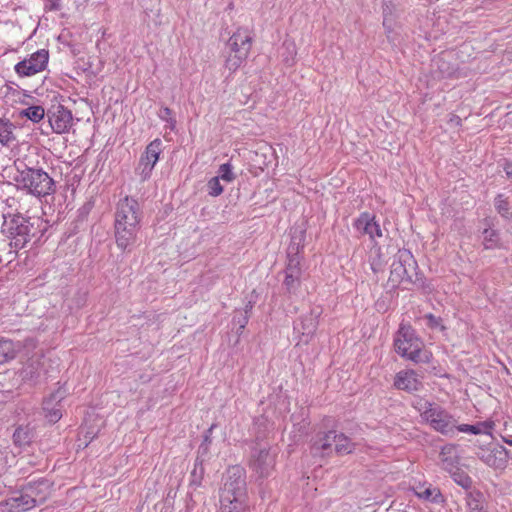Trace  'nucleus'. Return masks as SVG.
Instances as JSON below:
<instances>
[{"label":"nucleus","mask_w":512,"mask_h":512,"mask_svg":"<svg viewBox=\"0 0 512 512\" xmlns=\"http://www.w3.org/2000/svg\"><path fill=\"white\" fill-rule=\"evenodd\" d=\"M42 220L39 217H24L20 214L13 215L10 220H5L4 231L10 238V246L15 251L22 249L31 238L41 235L43 230Z\"/></svg>","instance_id":"obj_5"},{"label":"nucleus","mask_w":512,"mask_h":512,"mask_svg":"<svg viewBox=\"0 0 512 512\" xmlns=\"http://www.w3.org/2000/svg\"><path fill=\"white\" fill-rule=\"evenodd\" d=\"M335 431H328L318 437L312 445L314 454L321 456L330 455L334 450Z\"/></svg>","instance_id":"obj_19"},{"label":"nucleus","mask_w":512,"mask_h":512,"mask_svg":"<svg viewBox=\"0 0 512 512\" xmlns=\"http://www.w3.org/2000/svg\"><path fill=\"white\" fill-rule=\"evenodd\" d=\"M252 31L246 27H239L227 42V55L225 67L235 72L246 61L252 47Z\"/></svg>","instance_id":"obj_7"},{"label":"nucleus","mask_w":512,"mask_h":512,"mask_svg":"<svg viewBox=\"0 0 512 512\" xmlns=\"http://www.w3.org/2000/svg\"><path fill=\"white\" fill-rule=\"evenodd\" d=\"M499 241L498 233L493 229H485L483 232V245L486 249L497 247Z\"/></svg>","instance_id":"obj_32"},{"label":"nucleus","mask_w":512,"mask_h":512,"mask_svg":"<svg viewBox=\"0 0 512 512\" xmlns=\"http://www.w3.org/2000/svg\"><path fill=\"white\" fill-rule=\"evenodd\" d=\"M392 276H396L398 280L408 279L411 280L412 275L409 272L402 273V269L396 267V264H392V270H391Z\"/></svg>","instance_id":"obj_41"},{"label":"nucleus","mask_w":512,"mask_h":512,"mask_svg":"<svg viewBox=\"0 0 512 512\" xmlns=\"http://www.w3.org/2000/svg\"><path fill=\"white\" fill-rule=\"evenodd\" d=\"M467 512H487L484 505V496L480 491H469L466 494Z\"/></svg>","instance_id":"obj_23"},{"label":"nucleus","mask_w":512,"mask_h":512,"mask_svg":"<svg viewBox=\"0 0 512 512\" xmlns=\"http://www.w3.org/2000/svg\"><path fill=\"white\" fill-rule=\"evenodd\" d=\"M163 151V143L161 139L156 138L151 141L142 153L135 173L140 177L142 182L151 177L152 171L159 160V156Z\"/></svg>","instance_id":"obj_9"},{"label":"nucleus","mask_w":512,"mask_h":512,"mask_svg":"<svg viewBox=\"0 0 512 512\" xmlns=\"http://www.w3.org/2000/svg\"><path fill=\"white\" fill-rule=\"evenodd\" d=\"M18 346L10 339H0V365L15 359Z\"/></svg>","instance_id":"obj_24"},{"label":"nucleus","mask_w":512,"mask_h":512,"mask_svg":"<svg viewBox=\"0 0 512 512\" xmlns=\"http://www.w3.org/2000/svg\"><path fill=\"white\" fill-rule=\"evenodd\" d=\"M300 274L285 273L284 286L289 293L295 292L300 285Z\"/></svg>","instance_id":"obj_33"},{"label":"nucleus","mask_w":512,"mask_h":512,"mask_svg":"<svg viewBox=\"0 0 512 512\" xmlns=\"http://www.w3.org/2000/svg\"><path fill=\"white\" fill-rule=\"evenodd\" d=\"M22 375H23V378H28V377L32 378L33 377L32 372L28 371V367H26L22 370Z\"/></svg>","instance_id":"obj_44"},{"label":"nucleus","mask_w":512,"mask_h":512,"mask_svg":"<svg viewBox=\"0 0 512 512\" xmlns=\"http://www.w3.org/2000/svg\"><path fill=\"white\" fill-rule=\"evenodd\" d=\"M494 205L497 212L504 218L509 219L512 216L511 206L502 194L495 197Z\"/></svg>","instance_id":"obj_31"},{"label":"nucleus","mask_w":512,"mask_h":512,"mask_svg":"<svg viewBox=\"0 0 512 512\" xmlns=\"http://www.w3.org/2000/svg\"><path fill=\"white\" fill-rule=\"evenodd\" d=\"M252 307H253V302H252V301H249V302L246 304V306H245V311H244V312H245V315H248V314H249V312L251 311Z\"/></svg>","instance_id":"obj_45"},{"label":"nucleus","mask_w":512,"mask_h":512,"mask_svg":"<svg viewBox=\"0 0 512 512\" xmlns=\"http://www.w3.org/2000/svg\"><path fill=\"white\" fill-rule=\"evenodd\" d=\"M492 458L493 456L492 455H488L487 459L485 460L486 463L490 466L494 465L493 461H492Z\"/></svg>","instance_id":"obj_46"},{"label":"nucleus","mask_w":512,"mask_h":512,"mask_svg":"<svg viewBox=\"0 0 512 512\" xmlns=\"http://www.w3.org/2000/svg\"><path fill=\"white\" fill-rule=\"evenodd\" d=\"M393 263L396 264V267L402 269V273H411L417 266L413 254L407 249L398 250Z\"/></svg>","instance_id":"obj_21"},{"label":"nucleus","mask_w":512,"mask_h":512,"mask_svg":"<svg viewBox=\"0 0 512 512\" xmlns=\"http://www.w3.org/2000/svg\"><path fill=\"white\" fill-rule=\"evenodd\" d=\"M65 397V391L58 389L43 402L44 416L50 423L58 422L62 417L61 401Z\"/></svg>","instance_id":"obj_14"},{"label":"nucleus","mask_w":512,"mask_h":512,"mask_svg":"<svg viewBox=\"0 0 512 512\" xmlns=\"http://www.w3.org/2000/svg\"><path fill=\"white\" fill-rule=\"evenodd\" d=\"M412 405L419 412L422 420L433 430L448 437L456 434L458 421L443 407L423 398L415 399Z\"/></svg>","instance_id":"obj_3"},{"label":"nucleus","mask_w":512,"mask_h":512,"mask_svg":"<svg viewBox=\"0 0 512 512\" xmlns=\"http://www.w3.org/2000/svg\"><path fill=\"white\" fill-rule=\"evenodd\" d=\"M15 126L8 119L0 118V143L4 146H9L15 140L14 134Z\"/></svg>","instance_id":"obj_26"},{"label":"nucleus","mask_w":512,"mask_h":512,"mask_svg":"<svg viewBox=\"0 0 512 512\" xmlns=\"http://www.w3.org/2000/svg\"><path fill=\"white\" fill-rule=\"evenodd\" d=\"M394 387L398 390L412 393L421 390L423 384L414 370L407 369L399 371L395 375Z\"/></svg>","instance_id":"obj_15"},{"label":"nucleus","mask_w":512,"mask_h":512,"mask_svg":"<svg viewBox=\"0 0 512 512\" xmlns=\"http://www.w3.org/2000/svg\"><path fill=\"white\" fill-rule=\"evenodd\" d=\"M415 495L423 500L430 501L432 503L440 504L444 502V497L437 487H424L420 486L414 489Z\"/></svg>","instance_id":"obj_22"},{"label":"nucleus","mask_w":512,"mask_h":512,"mask_svg":"<svg viewBox=\"0 0 512 512\" xmlns=\"http://www.w3.org/2000/svg\"><path fill=\"white\" fill-rule=\"evenodd\" d=\"M439 459L443 470L447 472L454 471L455 468L459 467L460 461L457 446L454 444H447L442 447Z\"/></svg>","instance_id":"obj_17"},{"label":"nucleus","mask_w":512,"mask_h":512,"mask_svg":"<svg viewBox=\"0 0 512 512\" xmlns=\"http://www.w3.org/2000/svg\"><path fill=\"white\" fill-rule=\"evenodd\" d=\"M159 118L167 123L173 129L176 124V120L172 117V110L168 107H164L159 112Z\"/></svg>","instance_id":"obj_39"},{"label":"nucleus","mask_w":512,"mask_h":512,"mask_svg":"<svg viewBox=\"0 0 512 512\" xmlns=\"http://www.w3.org/2000/svg\"><path fill=\"white\" fill-rule=\"evenodd\" d=\"M19 190L37 198L52 195L56 191L54 179L42 168L25 167L15 177Z\"/></svg>","instance_id":"obj_4"},{"label":"nucleus","mask_w":512,"mask_h":512,"mask_svg":"<svg viewBox=\"0 0 512 512\" xmlns=\"http://www.w3.org/2000/svg\"><path fill=\"white\" fill-rule=\"evenodd\" d=\"M367 261L373 270V272H378L383 266V254L381 246L375 242H371V247L367 253Z\"/></svg>","instance_id":"obj_25"},{"label":"nucleus","mask_w":512,"mask_h":512,"mask_svg":"<svg viewBox=\"0 0 512 512\" xmlns=\"http://www.w3.org/2000/svg\"><path fill=\"white\" fill-rule=\"evenodd\" d=\"M320 314L321 310L319 308H314L309 314L301 317L295 323L294 330L296 333L301 335V341L304 343H308L314 335L318 326V318Z\"/></svg>","instance_id":"obj_12"},{"label":"nucleus","mask_w":512,"mask_h":512,"mask_svg":"<svg viewBox=\"0 0 512 512\" xmlns=\"http://www.w3.org/2000/svg\"><path fill=\"white\" fill-rule=\"evenodd\" d=\"M207 188H208V194L210 196H213V197H217L219 196L220 194H222L223 192V186L220 184V179L219 177H212L208 183H207Z\"/></svg>","instance_id":"obj_35"},{"label":"nucleus","mask_w":512,"mask_h":512,"mask_svg":"<svg viewBox=\"0 0 512 512\" xmlns=\"http://www.w3.org/2000/svg\"><path fill=\"white\" fill-rule=\"evenodd\" d=\"M299 244L297 245H291L288 250V262L286 265L285 273H292V274H300L301 275V268H300V258L298 255L299 252Z\"/></svg>","instance_id":"obj_28"},{"label":"nucleus","mask_w":512,"mask_h":512,"mask_svg":"<svg viewBox=\"0 0 512 512\" xmlns=\"http://www.w3.org/2000/svg\"><path fill=\"white\" fill-rule=\"evenodd\" d=\"M11 512L27 511L34 508V502L29 497V494L22 487L14 496L9 498L6 502Z\"/></svg>","instance_id":"obj_18"},{"label":"nucleus","mask_w":512,"mask_h":512,"mask_svg":"<svg viewBox=\"0 0 512 512\" xmlns=\"http://www.w3.org/2000/svg\"><path fill=\"white\" fill-rule=\"evenodd\" d=\"M48 117L52 130L58 134L68 132L73 121L71 111L62 105H58L54 107L53 111H49Z\"/></svg>","instance_id":"obj_13"},{"label":"nucleus","mask_w":512,"mask_h":512,"mask_svg":"<svg viewBox=\"0 0 512 512\" xmlns=\"http://www.w3.org/2000/svg\"><path fill=\"white\" fill-rule=\"evenodd\" d=\"M448 473L450 474L451 478L457 485L461 486L466 490L471 488V477L466 472L461 470L459 467L455 468L454 471H449Z\"/></svg>","instance_id":"obj_30"},{"label":"nucleus","mask_w":512,"mask_h":512,"mask_svg":"<svg viewBox=\"0 0 512 512\" xmlns=\"http://www.w3.org/2000/svg\"><path fill=\"white\" fill-rule=\"evenodd\" d=\"M219 512H250L245 473L238 466L230 468L227 472L220 494Z\"/></svg>","instance_id":"obj_2"},{"label":"nucleus","mask_w":512,"mask_h":512,"mask_svg":"<svg viewBox=\"0 0 512 512\" xmlns=\"http://www.w3.org/2000/svg\"><path fill=\"white\" fill-rule=\"evenodd\" d=\"M506 174L508 177H512V172L506 169Z\"/></svg>","instance_id":"obj_48"},{"label":"nucleus","mask_w":512,"mask_h":512,"mask_svg":"<svg viewBox=\"0 0 512 512\" xmlns=\"http://www.w3.org/2000/svg\"><path fill=\"white\" fill-rule=\"evenodd\" d=\"M495 423L491 420L479 422L475 425L458 424L457 432L468 433L473 435L486 434L491 435Z\"/></svg>","instance_id":"obj_20"},{"label":"nucleus","mask_w":512,"mask_h":512,"mask_svg":"<svg viewBox=\"0 0 512 512\" xmlns=\"http://www.w3.org/2000/svg\"><path fill=\"white\" fill-rule=\"evenodd\" d=\"M504 442L512 446V439L503 438Z\"/></svg>","instance_id":"obj_47"},{"label":"nucleus","mask_w":512,"mask_h":512,"mask_svg":"<svg viewBox=\"0 0 512 512\" xmlns=\"http://www.w3.org/2000/svg\"><path fill=\"white\" fill-rule=\"evenodd\" d=\"M216 177H219V179H222L226 182L233 181L234 174L232 172V165L230 163H224L220 165L218 175Z\"/></svg>","instance_id":"obj_36"},{"label":"nucleus","mask_w":512,"mask_h":512,"mask_svg":"<svg viewBox=\"0 0 512 512\" xmlns=\"http://www.w3.org/2000/svg\"><path fill=\"white\" fill-rule=\"evenodd\" d=\"M20 117H26L34 123H38L45 116V110L42 106H30L25 109H22L19 112Z\"/></svg>","instance_id":"obj_29"},{"label":"nucleus","mask_w":512,"mask_h":512,"mask_svg":"<svg viewBox=\"0 0 512 512\" xmlns=\"http://www.w3.org/2000/svg\"><path fill=\"white\" fill-rule=\"evenodd\" d=\"M249 315H243L238 319L234 318V320L239 324V327L243 329L248 323Z\"/></svg>","instance_id":"obj_43"},{"label":"nucleus","mask_w":512,"mask_h":512,"mask_svg":"<svg viewBox=\"0 0 512 512\" xmlns=\"http://www.w3.org/2000/svg\"><path fill=\"white\" fill-rule=\"evenodd\" d=\"M355 444L343 433L335 431L334 451L339 455L350 454L354 451Z\"/></svg>","instance_id":"obj_27"},{"label":"nucleus","mask_w":512,"mask_h":512,"mask_svg":"<svg viewBox=\"0 0 512 512\" xmlns=\"http://www.w3.org/2000/svg\"><path fill=\"white\" fill-rule=\"evenodd\" d=\"M46 9L50 11H58L61 8L60 0H46Z\"/></svg>","instance_id":"obj_42"},{"label":"nucleus","mask_w":512,"mask_h":512,"mask_svg":"<svg viewBox=\"0 0 512 512\" xmlns=\"http://www.w3.org/2000/svg\"><path fill=\"white\" fill-rule=\"evenodd\" d=\"M29 441H30L29 434L24 428L18 427L15 429V431L13 433L14 444H16L18 446H24V445L28 444Z\"/></svg>","instance_id":"obj_34"},{"label":"nucleus","mask_w":512,"mask_h":512,"mask_svg":"<svg viewBox=\"0 0 512 512\" xmlns=\"http://www.w3.org/2000/svg\"><path fill=\"white\" fill-rule=\"evenodd\" d=\"M423 342L409 324L401 323L394 338L395 351L414 363H428L430 354L423 350Z\"/></svg>","instance_id":"obj_6"},{"label":"nucleus","mask_w":512,"mask_h":512,"mask_svg":"<svg viewBox=\"0 0 512 512\" xmlns=\"http://www.w3.org/2000/svg\"><path fill=\"white\" fill-rule=\"evenodd\" d=\"M49 52L46 49H40L29 55V57L18 62L14 66L16 74L23 77H31L44 71L48 66Z\"/></svg>","instance_id":"obj_10"},{"label":"nucleus","mask_w":512,"mask_h":512,"mask_svg":"<svg viewBox=\"0 0 512 512\" xmlns=\"http://www.w3.org/2000/svg\"><path fill=\"white\" fill-rule=\"evenodd\" d=\"M143 212L139 202L133 197L125 196L116 205L115 239L122 250L131 249L137 241Z\"/></svg>","instance_id":"obj_1"},{"label":"nucleus","mask_w":512,"mask_h":512,"mask_svg":"<svg viewBox=\"0 0 512 512\" xmlns=\"http://www.w3.org/2000/svg\"><path fill=\"white\" fill-rule=\"evenodd\" d=\"M284 48L287 50V52L289 54L287 57H284V61L286 62V64L288 66H291L294 63V59H295V55H296L295 45L293 43L285 42Z\"/></svg>","instance_id":"obj_40"},{"label":"nucleus","mask_w":512,"mask_h":512,"mask_svg":"<svg viewBox=\"0 0 512 512\" xmlns=\"http://www.w3.org/2000/svg\"><path fill=\"white\" fill-rule=\"evenodd\" d=\"M394 24H395V22H394L391 12L390 11L388 12L387 9H384L383 10V27L385 29V33L388 38L391 37V34L394 30Z\"/></svg>","instance_id":"obj_37"},{"label":"nucleus","mask_w":512,"mask_h":512,"mask_svg":"<svg viewBox=\"0 0 512 512\" xmlns=\"http://www.w3.org/2000/svg\"><path fill=\"white\" fill-rule=\"evenodd\" d=\"M353 227L362 235H368L371 242H375L376 238L383 236L379 223L375 220V216L368 213H361L353 222Z\"/></svg>","instance_id":"obj_11"},{"label":"nucleus","mask_w":512,"mask_h":512,"mask_svg":"<svg viewBox=\"0 0 512 512\" xmlns=\"http://www.w3.org/2000/svg\"><path fill=\"white\" fill-rule=\"evenodd\" d=\"M23 487L34 502V506L43 504L51 493V483L49 480L44 478L37 481H31Z\"/></svg>","instance_id":"obj_16"},{"label":"nucleus","mask_w":512,"mask_h":512,"mask_svg":"<svg viewBox=\"0 0 512 512\" xmlns=\"http://www.w3.org/2000/svg\"><path fill=\"white\" fill-rule=\"evenodd\" d=\"M424 319L427 321V326L431 329H445V326L442 324V319L440 317H436L433 314L429 313L424 316Z\"/></svg>","instance_id":"obj_38"},{"label":"nucleus","mask_w":512,"mask_h":512,"mask_svg":"<svg viewBox=\"0 0 512 512\" xmlns=\"http://www.w3.org/2000/svg\"><path fill=\"white\" fill-rule=\"evenodd\" d=\"M276 462V453L269 447L257 445L252 449L249 466L259 478L271 475Z\"/></svg>","instance_id":"obj_8"}]
</instances>
